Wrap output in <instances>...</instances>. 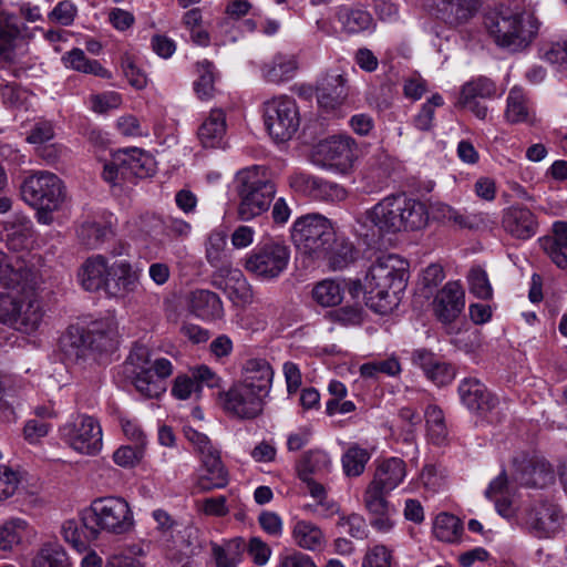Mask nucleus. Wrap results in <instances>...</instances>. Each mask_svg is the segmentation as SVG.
<instances>
[{
	"mask_svg": "<svg viewBox=\"0 0 567 567\" xmlns=\"http://www.w3.org/2000/svg\"><path fill=\"white\" fill-rule=\"evenodd\" d=\"M43 310L30 270L9 262L0 251V321L30 333L42 321Z\"/></svg>",
	"mask_w": 567,
	"mask_h": 567,
	"instance_id": "f257e3e1",
	"label": "nucleus"
},
{
	"mask_svg": "<svg viewBox=\"0 0 567 567\" xmlns=\"http://www.w3.org/2000/svg\"><path fill=\"white\" fill-rule=\"evenodd\" d=\"M427 221L429 213L424 203L405 194H392L358 214L353 230L358 236L373 240L385 234L420 230Z\"/></svg>",
	"mask_w": 567,
	"mask_h": 567,
	"instance_id": "f03ea898",
	"label": "nucleus"
},
{
	"mask_svg": "<svg viewBox=\"0 0 567 567\" xmlns=\"http://www.w3.org/2000/svg\"><path fill=\"white\" fill-rule=\"evenodd\" d=\"M408 262L398 255L379 257L365 282V305L380 315L390 312L400 301L408 282Z\"/></svg>",
	"mask_w": 567,
	"mask_h": 567,
	"instance_id": "7ed1b4c3",
	"label": "nucleus"
},
{
	"mask_svg": "<svg viewBox=\"0 0 567 567\" xmlns=\"http://www.w3.org/2000/svg\"><path fill=\"white\" fill-rule=\"evenodd\" d=\"M540 21L533 12H493L485 18V25L494 43L509 52L525 51L535 41Z\"/></svg>",
	"mask_w": 567,
	"mask_h": 567,
	"instance_id": "20e7f679",
	"label": "nucleus"
},
{
	"mask_svg": "<svg viewBox=\"0 0 567 567\" xmlns=\"http://www.w3.org/2000/svg\"><path fill=\"white\" fill-rule=\"evenodd\" d=\"M124 373L142 395L158 398L166 390L164 380L173 373V365L165 358L152 360L150 350L137 346L124 363Z\"/></svg>",
	"mask_w": 567,
	"mask_h": 567,
	"instance_id": "39448f33",
	"label": "nucleus"
},
{
	"mask_svg": "<svg viewBox=\"0 0 567 567\" xmlns=\"http://www.w3.org/2000/svg\"><path fill=\"white\" fill-rule=\"evenodd\" d=\"M236 190L239 197L238 216L243 220H250L267 212L276 193L267 171L260 166L238 172Z\"/></svg>",
	"mask_w": 567,
	"mask_h": 567,
	"instance_id": "423d86ee",
	"label": "nucleus"
},
{
	"mask_svg": "<svg viewBox=\"0 0 567 567\" xmlns=\"http://www.w3.org/2000/svg\"><path fill=\"white\" fill-rule=\"evenodd\" d=\"M83 522L92 524L90 536L97 538L101 532L112 535H124L134 527V514L126 499L107 496L94 499L83 516Z\"/></svg>",
	"mask_w": 567,
	"mask_h": 567,
	"instance_id": "0eeeda50",
	"label": "nucleus"
},
{
	"mask_svg": "<svg viewBox=\"0 0 567 567\" xmlns=\"http://www.w3.org/2000/svg\"><path fill=\"white\" fill-rule=\"evenodd\" d=\"M291 240L300 254L312 260H320L327 256L334 240V230L331 221L324 216L308 214L293 221Z\"/></svg>",
	"mask_w": 567,
	"mask_h": 567,
	"instance_id": "6e6552de",
	"label": "nucleus"
},
{
	"mask_svg": "<svg viewBox=\"0 0 567 567\" xmlns=\"http://www.w3.org/2000/svg\"><path fill=\"white\" fill-rule=\"evenodd\" d=\"M564 520L563 508L549 498L532 499L518 514L519 525L538 539L554 538L560 533Z\"/></svg>",
	"mask_w": 567,
	"mask_h": 567,
	"instance_id": "1a4fd4ad",
	"label": "nucleus"
},
{
	"mask_svg": "<svg viewBox=\"0 0 567 567\" xmlns=\"http://www.w3.org/2000/svg\"><path fill=\"white\" fill-rule=\"evenodd\" d=\"M289 260V247L281 241L269 240L246 255L244 268L257 280L272 281L285 272Z\"/></svg>",
	"mask_w": 567,
	"mask_h": 567,
	"instance_id": "9d476101",
	"label": "nucleus"
},
{
	"mask_svg": "<svg viewBox=\"0 0 567 567\" xmlns=\"http://www.w3.org/2000/svg\"><path fill=\"white\" fill-rule=\"evenodd\" d=\"M23 200L37 209L56 210L65 198L63 182L48 171H37L21 184Z\"/></svg>",
	"mask_w": 567,
	"mask_h": 567,
	"instance_id": "9b49d317",
	"label": "nucleus"
},
{
	"mask_svg": "<svg viewBox=\"0 0 567 567\" xmlns=\"http://www.w3.org/2000/svg\"><path fill=\"white\" fill-rule=\"evenodd\" d=\"M264 122L277 142L290 140L300 125L298 106L292 97L280 95L264 103Z\"/></svg>",
	"mask_w": 567,
	"mask_h": 567,
	"instance_id": "f8f14e48",
	"label": "nucleus"
},
{
	"mask_svg": "<svg viewBox=\"0 0 567 567\" xmlns=\"http://www.w3.org/2000/svg\"><path fill=\"white\" fill-rule=\"evenodd\" d=\"M62 440L74 451L94 455L102 449V427L96 419L86 414L72 417L60 429Z\"/></svg>",
	"mask_w": 567,
	"mask_h": 567,
	"instance_id": "ddd939ff",
	"label": "nucleus"
},
{
	"mask_svg": "<svg viewBox=\"0 0 567 567\" xmlns=\"http://www.w3.org/2000/svg\"><path fill=\"white\" fill-rule=\"evenodd\" d=\"M358 145L349 135H333L321 141L316 148L322 164L338 172H348L357 158Z\"/></svg>",
	"mask_w": 567,
	"mask_h": 567,
	"instance_id": "4468645a",
	"label": "nucleus"
},
{
	"mask_svg": "<svg viewBox=\"0 0 567 567\" xmlns=\"http://www.w3.org/2000/svg\"><path fill=\"white\" fill-rule=\"evenodd\" d=\"M220 398L224 410L240 420L256 419L264 411L265 398L240 383L230 386Z\"/></svg>",
	"mask_w": 567,
	"mask_h": 567,
	"instance_id": "2eb2a0df",
	"label": "nucleus"
},
{
	"mask_svg": "<svg viewBox=\"0 0 567 567\" xmlns=\"http://www.w3.org/2000/svg\"><path fill=\"white\" fill-rule=\"evenodd\" d=\"M290 186L295 190L308 194L316 199L331 203L343 202L348 197V190L343 186L303 173L291 175Z\"/></svg>",
	"mask_w": 567,
	"mask_h": 567,
	"instance_id": "dca6fc26",
	"label": "nucleus"
},
{
	"mask_svg": "<svg viewBox=\"0 0 567 567\" xmlns=\"http://www.w3.org/2000/svg\"><path fill=\"white\" fill-rule=\"evenodd\" d=\"M465 307L464 289L457 281H449L437 291L432 302V310L435 318L449 324L454 322Z\"/></svg>",
	"mask_w": 567,
	"mask_h": 567,
	"instance_id": "f3484780",
	"label": "nucleus"
},
{
	"mask_svg": "<svg viewBox=\"0 0 567 567\" xmlns=\"http://www.w3.org/2000/svg\"><path fill=\"white\" fill-rule=\"evenodd\" d=\"M461 402L472 412L486 413L495 409L498 403L487 388L476 378H465L458 384Z\"/></svg>",
	"mask_w": 567,
	"mask_h": 567,
	"instance_id": "a211bd4d",
	"label": "nucleus"
},
{
	"mask_svg": "<svg viewBox=\"0 0 567 567\" xmlns=\"http://www.w3.org/2000/svg\"><path fill=\"white\" fill-rule=\"evenodd\" d=\"M502 225L512 237L523 240L532 238L538 229L534 213L520 205H512L504 209Z\"/></svg>",
	"mask_w": 567,
	"mask_h": 567,
	"instance_id": "6ab92c4d",
	"label": "nucleus"
},
{
	"mask_svg": "<svg viewBox=\"0 0 567 567\" xmlns=\"http://www.w3.org/2000/svg\"><path fill=\"white\" fill-rule=\"evenodd\" d=\"M515 465L516 480L524 486L544 488L555 481L554 470L545 460L524 457L515 460Z\"/></svg>",
	"mask_w": 567,
	"mask_h": 567,
	"instance_id": "aec40b11",
	"label": "nucleus"
},
{
	"mask_svg": "<svg viewBox=\"0 0 567 567\" xmlns=\"http://www.w3.org/2000/svg\"><path fill=\"white\" fill-rule=\"evenodd\" d=\"M140 285V274L127 260H116L112 264V272L104 290L110 298H126L136 291Z\"/></svg>",
	"mask_w": 567,
	"mask_h": 567,
	"instance_id": "412c9836",
	"label": "nucleus"
},
{
	"mask_svg": "<svg viewBox=\"0 0 567 567\" xmlns=\"http://www.w3.org/2000/svg\"><path fill=\"white\" fill-rule=\"evenodd\" d=\"M84 331L91 353H103L115 349L117 322L113 316L91 321Z\"/></svg>",
	"mask_w": 567,
	"mask_h": 567,
	"instance_id": "4be33fe9",
	"label": "nucleus"
},
{
	"mask_svg": "<svg viewBox=\"0 0 567 567\" xmlns=\"http://www.w3.org/2000/svg\"><path fill=\"white\" fill-rule=\"evenodd\" d=\"M202 456V466L198 474L197 486L200 491L223 488L228 484V474L221 463L219 451L212 449Z\"/></svg>",
	"mask_w": 567,
	"mask_h": 567,
	"instance_id": "5701e85b",
	"label": "nucleus"
},
{
	"mask_svg": "<svg viewBox=\"0 0 567 567\" xmlns=\"http://www.w3.org/2000/svg\"><path fill=\"white\" fill-rule=\"evenodd\" d=\"M412 362L421 368L426 378L439 386L451 383L455 378V369L426 349L415 350L412 353Z\"/></svg>",
	"mask_w": 567,
	"mask_h": 567,
	"instance_id": "b1692460",
	"label": "nucleus"
},
{
	"mask_svg": "<svg viewBox=\"0 0 567 567\" xmlns=\"http://www.w3.org/2000/svg\"><path fill=\"white\" fill-rule=\"evenodd\" d=\"M348 96L347 80L337 72H328L318 82L317 100L321 107L333 110Z\"/></svg>",
	"mask_w": 567,
	"mask_h": 567,
	"instance_id": "393cba45",
	"label": "nucleus"
},
{
	"mask_svg": "<svg viewBox=\"0 0 567 567\" xmlns=\"http://www.w3.org/2000/svg\"><path fill=\"white\" fill-rule=\"evenodd\" d=\"M298 56L289 52H278L260 66L261 78L274 84L288 82L298 70Z\"/></svg>",
	"mask_w": 567,
	"mask_h": 567,
	"instance_id": "a878e982",
	"label": "nucleus"
},
{
	"mask_svg": "<svg viewBox=\"0 0 567 567\" xmlns=\"http://www.w3.org/2000/svg\"><path fill=\"white\" fill-rule=\"evenodd\" d=\"M117 165L125 166L128 185L154 173V159L137 147L118 150Z\"/></svg>",
	"mask_w": 567,
	"mask_h": 567,
	"instance_id": "bb28decb",
	"label": "nucleus"
},
{
	"mask_svg": "<svg viewBox=\"0 0 567 567\" xmlns=\"http://www.w3.org/2000/svg\"><path fill=\"white\" fill-rule=\"evenodd\" d=\"M111 272L112 264H109L103 255L92 256L82 266L80 274L82 287L87 291H104Z\"/></svg>",
	"mask_w": 567,
	"mask_h": 567,
	"instance_id": "cd10ccee",
	"label": "nucleus"
},
{
	"mask_svg": "<svg viewBox=\"0 0 567 567\" xmlns=\"http://www.w3.org/2000/svg\"><path fill=\"white\" fill-rule=\"evenodd\" d=\"M272 379V368L266 360L250 359L245 364L244 377L239 383L266 398L271 389Z\"/></svg>",
	"mask_w": 567,
	"mask_h": 567,
	"instance_id": "c85d7f7f",
	"label": "nucleus"
},
{
	"mask_svg": "<svg viewBox=\"0 0 567 567\" xmlns=\"http://www.w3.org/2000/svg\"><path fill=\"white\" fill-rule=\"evenodd\" d=\"M405 475L404 461L399 457H390L380 462L370 484L391 492L402 483Z\"/></svg>",
	"mask_w": 567,
	"mask_h": 567,
	"instance_id": "c756f323",
	"label": "nucleus"
},
{
	"mask_svg": "<svg viewBox=\"0 0 567 567\" xmlns=\"http://www.w3.org/2000/svg\"><path fill=\"white\" fill-rule=\"evenodd\" d=\"M504 116L511 124H533L536 121L535 112L522 87L514 86L511 89L506 100Z\"/></svg>",
	"mask_w": 567,
	"mask_h": 567,
	"instance_id": "7c9ffc66",
	"label": "nucleus"
},
{
	"mask_svg": "<svg viewBox=\"0 0 567 567\" xmlns=\"http://www.w3.org/2000/svg\"><path fill=\"white\" fill-rule=\"evenodd\" d=\"M481 0H440L437 10L453 25L464 24L480 10Z\"/></svg>",
	"mask_w": 567,
	"mask_h": 567,
	"instance_id": "2f4dec72",
	"label": "nucleus"
},
{
	"mask_svg": "<svg viewBox=\"0 0 567 567\" xmlns=\"http://www.w3.org/2000/svg\"><path fill=\"white\" fill-rule=\"evenodd\" d=\"M59 347L69 361L76 362L91 353L84 328L79 326H70L66 329L60 338Z\"/></svg>",
	"mask_w": 567,
	"mask_h": 567,
	"instance_id": "473e14b6",
	"label": "nucleus"
},
{
	"mask_svg": "<svg viewBox=\"0 0 567 567\" xmlns=\"http://www.w3.org/2000/svg\"><path fill=\"white\" fill-rule=\"evenodd\" d=\"M226 133V115L223 110H212L198 127V138L204 147H219Z\"/></svg>",
	"mask_w": 567,
	"mask_h": 567,
	"instance_id": "72a5a7b5",
	"label": "nucleus"
},
{
	"mask_svg": "<svg viewBox=\"0 0 567 567\" xmlns=\"http://www.w3.org/2000/svg\"><path fill=\"white\" fill-rule=\"evenodd\" d=\"M30 533L27 520L12 517L0 523V551L12 553L19 548Z\"/></svg>",
	"mask_w": 567,
	"mask_h": 567,
	"instance_id": "f704fd0d",
	"label": "nucleus"
},
{
	"mask_svg": "<svg viewBox=\"0 0 567 567\" xmlns=\"http://www.w3.org/2000/svg\"><path fill=\"white\" fill-rule=\"evenodd\" d=\"M190 310L197 317L206 320L221 318L223 303L217 293L209 290H196L190 296Z\"/></svg>",
	"mask_w": 567,
	"mask_h": 567,
	"instance_id": "c9c22d12",
	"label": "nucleus"
},
{
	"mask_svg": "<svg viewBox=\"0 0 567 567\" xmlns=\"http://www.w3.org/2000/svg\"><path fill=\"white\" fill-rule=\"evenodd\" d=\"M31 567H72V564L61 544L47 542L33 555Z\"/></svg>",
	"mask_w": 567,
	"mask_h": 567,
	"instance_id": "e433bc0d",
	"label": "nucleus"
},
{
	"mask_svg": "<svg viewBox=\"0 0 567 567\" xmlns=\"http://www.w3.org/2000/svg\"><path fill=\"white\" fill-rule=\"evenodd\" d=\"M8 244L16 250L28 246L33 236L32 221L24 215H13L4 224Z\"/></svg>",
	"mask_w": 567,
	"mask_h": 567,
	"instance_id": "4c0bfd02",
	"label": "nucleus"
},
{
	"mask_svg": "<svg viewBox=\"0 0 567 567\" xmlns=\"http://www.w3.org/2000/svg\"><path fill=\"white\" fill-rule=\"evenodd\" d=\"M331 468V458L328 453L317 450L306 453L298 466L300 480L312 478V475H324Z\"/></svg>",
	"mask_w": 567,
	"mask_h": 567,
	"instance_id": "58836bf2",
	"label": "nucleus"
},
{
	"mask_svg": "<svg viewBox=\"0 0 567 567\" xmlns=\"http://www.w3.org/2000/svg\"><path fill=\"white\" fill-rule=\"evenodd\" d=\"M66 66L82 73L93 74L102 79H110L111 73L96 60H90L81 49H73L63 55Z\"/></svg>",
	"mask_w": 567,
	"mask_h": 567,
	"instance_id": "ea45409f",
	"label": "nucleus"
},
{
	"mask_svg": "<svg viewBox=\"0 0 567 567\" xmlns=\"http://www.w3.org/2000/svg\"><path fill=\"white\" fill-rule=\"evenodd\" d=\"M225 292L228 298L237 306H247L252 301V289L240 270L230 272V277L225 284Z\"/></svg>",
	"mask_w": 567,
	"mask_h": 567,
	"instance_id": "a19ab883",
	"label": "nucleus"
},
{
	"mask_svg": "<svg viewBox=\"0 0 567 567\" xmlns=\"http://www.w3.org/2000/svg\"><path fill=\"white\" fill-rule=\"evenodd\" d=\"M292 537L295 543L305 549L316 550L322 547L324 543V536L321 529L315 524L306 520H299L296 523Z\"/></svg>",
	"mask_w": 567,
	"mask_h": 567,
	"instance_id": "79ce46f5",
	"label": "nucleus"
},
{
	"mask_svg": "<svg viewBox=\"0 0 567 567\" xmlns=\"http://www.w3.org/2000/svg\"><path fill=\"white\" fill-rule=\"evenodd\" d=\"M370 457L371 454L367 449H363L358 444H351L341 458L344 474L350 477L360 476L364 472Z\"/></svg>",
	"mask_w": 567,
	"mask_h": 567,
	"instance_id": "37998d69",
	"label": "nucleus"
},
{
	"mask_svg": "<svg viewBox=\"0 0 567 567\" xmlns=\"http://www.w3.org/2000/svg\"><path fill=\"white\" fill-rule=\"evenodd\" d=\"M343 288L334 280L326 279L318 282L312 289L313 300L322 307H334L343 299Z\"/></svg>",
	"mask_w": 567,
	"mask_h": 567,
	"instance_id": "c03bdc74",
	"label": "nucleus"
},
{
	"mask_svg": "<svg viewBox=\"0 0 567 567\" xmlns=\"http://www.w3.org/2000/svg\"><path fill=\"white\" fill-rule=\"evenodd\" d=\"M462 532L460 519L449 513H441L436 516L433 524V534L436 539L444 543H454L458 539Z\"/></svg>",
	"mask_w": 567,
	"mask_h": 567,
	"instance_id": "a18cd8bd",
	"label": "nucleus"
},
{
	"mask_svg": "<svg viewBox=\"0 0 567 567\" xmlns=\"http://www.w3.org/2000/svg\"><path fill=\"white\" fill-rule=\"evenodd\" d=\"M354 247L350 241H336L334 239L328 249L327 256L320 258V260H326L331 269L340 270L354 260Z\"/></svg>",
	"mask_w": 567,
	"mask_h": 567,
	"instance_id": "49530a36",
	"label": "nucleus"
},
{
	"mask_svg": "<svg viewBox=\"0 0 567 567\" xmlns=\"http://www.w3.org/2000/svg\"><path fill=\"white\" fill-rule=\"evenodd\" d=\"M424 416L430 440L436 445L443 444L449 433L443 411L431 404L426 408Z\"/></svg>",
	"mask_w": 567,
	"mask_h": 567,
	"instance_id": "de8ad7c7",
	"label": "nucleus"
},
{
	"mask_svg": "<svg viewBox=\"0 0 567 567\" xmlns=\"http://www.w3.org/2000/svg\"><path fill=\"white\" fill-rule=\"evenodd\" d=\"M111 234L110 226L92 220L84 221L78 230L82 244L91 249L97 248Z\"/></svg>",
	"mask_w": 567,
	"mask_h": 567,
	"instance_id": "09e8293b",
	"label": "nucleus"
},
{
	"mask_svg": "<svg viewBox=\"0 0 567 567\" xmlns=\"http://www.w3.org/2000/svg\"><path fill=\"white\" fill-rule=\"evenodd\" d=\"M92 524H87V528L82 520V524L76 520L70 519L62 525V536L64 540L71 544L78 551H83L86 548L89 540H94L90 536Z\"/></svg>",
	"mask_w": 567,
	"mask_h": 567,
	"instance_id": "8fccbe9b",
	"label": "nucleus"
},
{
	"mask_svg": "<svg viewBox=\"0 0 567 567\" xmlns=\"http://www.w3.org/2000/svg\"><path fill=\"white\" fill-rule=\"evenodd\" d=\"M339 21L348 33H359L368 30L373 19L368 11L360 9H342L339 12Z\"/></svg>",
	"mask_w": 567,
	"mask_h": 567,
	"instance_id": "3c124183",
	"label": "nucleus"
},
{
	"mask_svg": "<svg viewBox=\"0 0 567 567\" xmlns=\"http://www.w3.org/2000/svg\"><path fill=\"white\" fill-rule=\"evenodd\" d=\"M388 493L380 487L369 484L363 495V502L371 516L395 514V508L385 498Z\"/></svg>",
	"mask_w": 567,
	"mask_h": 567,
	"instance_id": "603ef678",
	"label": "nucleus"
},
{
	"mask_svg": "<svg viewBox=\"0 0 567 567\" xmlns=\"http://www.w3.org/2000/svg\"><path fill=\"white\" fill-rule=\"evenodd\" d=\"M468 290L478 299L488 300L493 297V288L486 270L480 266H472L466 276Z\"/></svg>",
	"mask_w": 567,
	"mask_h": 567,
	"instance_id": "864d4df0",
	"label": "nucleus"
},
{
	"mask_svg": "<svg viewBox=\"0 0 567 567\" xmlns=\"http://www.w3.org/2000/svg\"><path fill=\"white\" fill-rule=\"evenodd\" d=\"M198 79L194 82V89L200 100L210 99L214 94V65L204 60L197 63Z\"/></svg>",
	"mask_w": 567,
	"mask_h": 567,
	"instance_id": "5fc2aeb1",
	"label": "nucleus"
},
{
	"mask_svg": "<svg viewBox=\"0 0 567 567\" xmlns=\"http://www.w3.org/2000/svg\"><path fill=\"white\" fill-rule=\"evenodd\" d=\"M241 542L234 539L224 546L213 545V556L217 567H237L240 561Z\"/></svg>",
	"mask_w": 567,
	"mask_h": 567,
	"instance_id": "6e6d98bb",
	"label": "nucleus"
},
{
	"mask_svg": "<svg viewBox=\"0 0 567 567\" xmlns=\"http://www.w3.org/2000/svg\"><path fill=\"white\" fill-rule=\"evenodd\" d=\"M496 95V85L487 78H478L465 83L462 87L463 99H492Z\"/></svg>",
	"mask_w": 567,
	"mask_h": 567,
	"instance_id": "4d7b16f0",
	"label": "nucleus"
},
{
	"mask_svg": "<svg viewBox=\"0 0 567 567\" xmlns=\"http://www.w3.org/2000/svg\"><path fill=\"white\" fill-rule=\"evenodd\" d=\"M103 179L112 187L125 188L128 185L126 171L124 165H117V151L104 164L102 172Z\"/></svg>",
	"mask_w": 567,
	"mask_h": 567,
	"instance_id": "13d9d810",
	"label": "nucleus"
},
{
	"mask_svg": "<svg viewBox=\"0 0 567 567\" xmlns=\"http://www.w3.org/2000/svg\"><path fill=\"white\" fill-rule=\"evenodd\" d=\"M338 526L342 528L344 533L357 539H364L369 534L364 517L355 513L341 515L338 520Z\"/></svg>",
	"mask_w": 567,
	"mask_h": 567,
	"instance_id": "bf43d9fd",
	"label": "nucleus"
},
{
	"mask_svg": "<svg viewBox=\"0 0 567 567\" xmlns=\"http://www.w3.org/2000/svg\"><path fill=\"white\" fill-rule=\"evenodd\" d=\"M226 238L220 231H213L206 244V258L213 267H221L224 265V249Z\"/></svg>",
	"mask_w": 567,
	"mask_h": 567,
	"instance_id": "052dcab7",
	"label": "nucleus"
},
{
	"mask_svg": "<svg viewBox=\"0 0 567 567\" xmlns=\"http://www.w3.org/2000/svg\"><path fill=\"white\" fill-rule=\"evenodd\" d=\"M393 551L383 544L369 548L363 558L362 567H391Z\"/></svg>",
	"mask_w": 567,
	"mask_h": 567,
	"instance_id": "680f3d73",
	"label": "nucleus"
},
{
	"mask_svg": "<svg viewBox=\"0 0 567 567\" xmlns=\"http://www.w3.org/2000/svg\"><path fill=\"white\" fill-rule=\"evenodd\" d=\"M152 516L156 522V530L159 533V540L165 546L169 547V544L174 542L176 522L163 509H155Z\"/></svg>",
	"mask_w": 567,
	"mask_h": 567,
	"instance_id": "e2e57ef3",
	"label": "nucleus"
},
{
	"mask_svg": "<svg viewBox=\"0 0 567 567\" xmlns=\"http://www.w3.org/2000/svg\"><path fill=\"white\" fill-rule=\"evenodd\" d=\"M76 14V6L71 0H63L53 8L48 18L54 23L69 27L74 22Z\"/></svg>",
	"mask_w": 567,
	"mask_h": 567,
	"instance_id": "0e129e2a",
	"label": "nucleus"
},
{
	"mask_svg": "<svg viewBox=\"0 0 567 567\" xmlns=\"http://www.w3.org/2000/svg\"><path fill=\"white\" fill-rule=\"evenodd\" d=\"M144 456V447L122 445L113 453V461L122 467H133L140 463Z\"/></svg>",
	"mask_w": 567,
	"mask_h": 567,
	"instance_id": "69168bd1",
	"label": "nucleus"
},
{
	"mask_svg": "<svg viewBox=\"0 0 567 567\" xmlns=\"http://www.w3.org/2000/svg\"><path fill=\"white\" fill-rule=\"evenodd\" d=\"M200 392V385L196 383L193 375H178L174 381L172 394L179 400L190 399L193 394Z\"/></svg>",
	"mask_w": 567,
	"mask_h": 567,
	"instance_id": "338daca9",
	"label": "nucleus"
},
{
	"mask_svg": "<svg viewBox=\"0 0 567 567\" xmlns=\"http://www.w3.org/2000/svg\"><path fill=\"white\" fill-rule=\"evenodd\" d=\"M542 58L551 64H567V37L545 47Z\"/></svg>",
	"mask_w": 567,
	"mask_h": 567,
	"instance_id": "774afa93",
	"label": "nucleus"
}]
</instances>
